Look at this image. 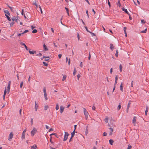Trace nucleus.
Wrapping results in <instances>:
<instances>
[{
    "label": "nucleus",
    "instance_id": "obj_46",
    "mask_svg": "<svg viewBox=\"0 0 149 149\" xmlns=\"http://www.w3.org/2000/svg\"><path fill=\"white\" fill-rule=\"evenodd\" d=\"M121 105L120 104H119L118 107V110H119L121 108Z\"/></svg>",
    "mask_w": 149,
    "mask_h": 149
},
{
    "label": "nucleus",
    "instance_id": "obj_38",
    "mask_svg": "<svg viewBox=\"0 0 149 149\" xmlns=\"http://www.w3.org/2000/svg\"><path fill=\"white\" fill-rule=\"evenodd\" d=\"M43 63L44 64V65L46 66H47V65H48V64L47 63H46V62H43Z\"/></svg>",
    "mask_w": 149,
    "mask_h": 149
},
{
    "label": "nucleus",
    "instance_id": "obj_59",
    "mask_svg": "<svg viewBox=\"0 0 149 149\" xmlns=\"http://www.w3.org/2000/svg\"><path fill=\"white\" fill-rule=\"evenodd\" d=\"M31 29L32 30H33V29L34 28H36L35 26H31Z\"/></svg>",
    "mask_w": 149,
    "mask_h": 149
},
{
    "label": "nucleus",
    "instance_id": "obj_29",
    "mask_svg": "<svg viewBox=\"0 0 149 149\" xmlns=\"http://www.w3.org/2000/svg\"><path fill=\"white\" fill-rule=\"evenodd\" d=\"M76 72H77L75 68L73 72V75H75V74H76Z\"/></svg>",
    "mask_w": 149,
    "mask_h": 149
},
{
    "label": "nucleus",
    "instance_id": "obj_48",
    "mask_svg": "<svg viewBox=\"0 0 149 149\" xmlns=\"http://www.w3.org/2000/svg\"><path fill=\"white\" fill-rule=\"evenodd\" d=\"M29 31L28 30H25L22 33V34H23L24 33H26Z\"/></svg>",
    "mask_w": 149,
    "mask_h": 149
},
{
    "label": "nucleus",
    "instance_id": "obj_12",
    "mask_svg": "<svg viewBox=\"0 0 149 149\" xmlns=\"http://www.w3.org/2000/svg\"><path fill=\"white\" fill-rule=\"evenodd\" d=\"M10 85H8V86H7V88L6 89L7 90V92H8V93H9L10 92Z\"/></svg>",
    "mask_w": 149,
    "mask_h": 149
},
{
    "label": "nucleus",
    "instance_id": "obj_13",
    "mask_svg": "<svg viewBox=\"0 0 149 149\" xmlns=\"http://www.w3.org/2000/svg\"><path fill=\"white\" fill-rule=\"evenodd\" d=\"M29 52L30 54H34L36 53V51H31L30 50H29Z\"/></svg>",
    "mask_w": 149,
    "mask_h": 149
},
{
    "label": "nucleus",
    "instance_id": "obj_10",
    "mask_svg": "<svg viewBox=\"0 0 149 149\" xmlns=\"http://www.w3.org/2000/svg\"><path fill=\"white\" fill-rule=\"evenodd\" d=\"M20 44L24 46V47H25V48L27 50H28V49L27 48L26 46L25 45V44L24 43H23L22 42L20 43Z\"/></svg>",
    "mask_w": 149,
    "mask_h": 149
},
{
    "label": "nucleus",
    "instance_id": "obj_32",
    "mask_svg": "<svg viewBox=\"0 0 149 149\" xmlns=\"http://www.w3.org/2000/svg\"><path fill=\"white\" fill-rule=\"evenodd\" d=\"M119 68L120 72H122V66L121 64L119 66Z\"/></svg>",
    "mask_w": 149,
    "mask_h": 149
},
{
    "label": "nucleus",
    "instance_id": "obj_64",
    "mask_svg": "<svg viewBox=\"0 0 149 149\" xmlns=\"http://www.w3.org/2000/svg\"><path fill=\"white\" fill-rule=\"evenodd\" d=\"M45 127H46V128L47 129H48L49 128V127L48 125H45Z\"/></svg>",
    "mask_w": 149,
    "mask_h": 149
},
{
    "label": "nucleus",
    "instance_id": "obj_3",
    "mask_svg": "<svg viewBox=\"0 0 149 149\" xmlns=\"http://www.w3.org/2000/svg\"><path fill=\"white\" fill-rule=\"evenodd\" d=\"M69 134L68 133L65 132L64 137L63 139V141H66L68 139Z\"/></svg>",
    "mask_w": 149,
    "mask_h": 149
},
{
    "label": "nucleus",
    "instance_id": "obj_44",
    "mask_svg": "<svg viewBox=\"0 0 149 149\" xmlns=\"http://www.w3.org/2000/svg\"><path fill=\"white\" fill-rule=\"evenodd\" d=\"M43 92L44 93H46V89L45 87H44L43 88Z\"/></svg>",
    "mask_w": 149,
    "mask_h": 149
},
{
    "label": "nucleus",
    "instance_id": "obj_5",
    "mask_svg": "<svg viewBox=\"0 0 149 149\" xmlns=\"http://www.w3.org/2000/svg\"><path fill=\"white\" fill-rule=\"evenodd\" d=\"M136 117L134 116L132 120V123L134 126H135L136 123Z\"/></svg>",
    "mask_w": 149,
    "mask_h": 149
},
{
    "label": "nucleus",
    "instance_id": "obj_53",
    "mask_svg": "<svg viewBox=\"0 0 149 149\" xmlns=\"http://www.w3.org/2000/svg\"><path fill=\"white\" fill-rule=\"evenodd\" d=\"M107 135V133L106 132H104L103 133V136H106Z\"/></svg>",
    "mask_w": 149,
    "mask_h": 149
},
{
    "label": "nucleus",
    "instance_id": "obj_36",
    "mask_svg": "<svg viewBox=\"0 0 149 149\" xmlns=\"http://www.w3.org/2000/svg\"><path fill=\"white\" fill-rule=\"evenodd\" d=\"M23 84V82H22V81L20 83V88H22Z\"/></svg>",
    "mask_w": 149,
    "mask_h": 149
},
{
    "label": "nucleus",
    "instance_id": "obj_26",
    "mask_svg": "<svg viewBox=\"0 0 149 149\" xmlns=\"http://www.w3.org/2000/svg\"><path fill=\"white\" fill-rule=\"evenodd\" d=\"M48 108H49V106L48 105H45V107H44V110H46L48 109Z\"/></svg>",
    "mask_w": 149,
    "mask_h": 149
},
{
    "label": "nucleus",
    "instance_id": "obj_7",
    "mask_svg": "<svg viewBox=\"0 0 149 149\" xmlns=\"http://www.w3.org/2000/svg\"><path fill=\"white\" fill-rule=\"evenodd\" d=\"M64 107H63L62 106H61L60 107V113H62L64 110Z\"/></svg>",
    "mask_w": 149,
    "mask_h": 149
},
{
    "label": "nucleus",
    "instance_id": "obj_39",
    "mask_svg": "<svg viewBox=\"0 0 149 149\" xmlns=\"http://www.w3.org/2000/svg\"><path fill=\"white\" fill-rule=\"evenodd\" d=\"M131 148L132 146L130 144H129L128 145V147L127 149H130Z\"/></svg>",
    "mask_w": 149,
    "mask_h": 149
},
{
    "label": "nucleus",
    "instance_id": "obj_55",
    "mask_svg": "<svg viewBox=\"0 0 149 149\" xmlns=\"http://www.w3.org/2000/svg\"><path fill=\"white\" fill-rule=\"evenodd\" d=\"M113 71L112 68H111L110 70V73L111 74H112Z\"/></svg>",
    "mask_w": 149,
    "mask_h": 149
},
{
    "label": "nucleus",
    "instance_id": "obj_37",
    "mask_svg": "<svg viewBox=\"0 0 149 149\" xmlns=\"http://www.w3.org/2000/svg\"><path fill=\"white\" fill-rule=\"evenodd\" d=\"M37 32V31L36 29H34V30L32 31V33H36Z\"/></svg>",
    "mask_w": 149,
    "mask_h": 149
},
{
    "label": "nucleus",
    "instance_id": "obj_56",
    "mask_svg": "<svg viewBox=\"0 0 149 149\" xmlns=\"http://www.w3.org/2000/svg\"><path fill=\"white\" fill-rule=\"evenodd\" d=\"M141 22L142 23H146V21L144 20H141Z\"/></svg>",
    "mask_w": 149,
    "mask_h": 149
},
{
    "label": "nucleus",
    "instance_id": "obj_25",
    "mask_svg": "<svg viewBox=\"0 0 149 149\" xmlns=\"http://www.w3.org/2000/svg\"><path fill=\"white\" fill-rule=\"evenodd\" d=\"M25 134L22 133V139H25Z\"/></svg>",
    "mask_w": 149,
    "mask_h": 149
},
{
    "label": "nucleus",
    "instance_id": "obj_2",
    "mask_svg": "<svg viewBox=\"0 0 149 149\" xmlns=\"http://www.w3.org/2000/svg\"><path fill=\"white\" fill-rule=\"evenodd\" d=\"M83 109L84 114L85 116V118L86 119H87L88 117V113L86 109L84 108Z\"/></svg>",
    "mask_w": 149,
    "mask_h": 149
},
{
    "label": "nucleus",
    "instance_id": "obj_11",
    "mask_svg": "<svg viewBox=\"0 0 149 149\" xmlns=\"http://www.w3.org/2000/svg\"><path fill=\"white\" fill-rule=\"evenodd\" d=\"M126 13H127L129 16L130 15V14L129 13L127 9L125 8H123L122 9Z\"/></svg>",
    "mask_w": 149,
    "mask_h": 149
},
{
    "label": "nucleus",
    "instance_id": "obj_8",
    "mask_svg": "<svg viewBox=\"0 0 149 149\" xmlns=\"http://www.w3.org/2000/svg\"><path fill=\"white\" fill-rule=\"evenodd\" d=\"M18 17H13L12 18V20L13 21H15L17 23V20H18Z\"/></svg>",
    "mask_w": 149,
    "mask_h": 149
},
{
    "label": "nucleus",
    "instance_id": "obj_31",
    "mask_svg": "<svg viewBox=\"0 0 149 149\" xmlns=\"http://www.w3.org/2000/svg\"><path fill=\"white\" fill-rule=\"evenodd\" d=\"M34 5L36 6V7H37V9L38 10L39 6H38L37 3L36 2H35L34 3Z\"/></svg>",
    "mask_w": 149,
    "mask_h": 149
},
{
    "label": "nucleus",
    "instance_id": "obj_1",
    "mask_svg": "<svg viewBox=\"0 0 149 149\" xmlns=\"http://www.w3.org/2000/svg\"><path fill=\"white\" fill-rule=\"evenodd\" d=\"M37 131V130L35 127H33L31 131V134L32 136H33Z\"/></svg>",
    "mask_w": 149,
    "mask_h": 149
},
{
    "label": "nucleus",
    "instance_id": "obj_22",
    "mask_svg": "<svg viewBox=\"0 0 149 149\" xmlns=\"http://www.w3.org/2000/svg\"><path fill=\"white\" fill-rule=\"evenodd\" d=\"M110 49L111 50H113V49H114V47H113V45L112 44H110Z\"/></svg>",
    "mask_w": 149,
    "mask_h": 149
},
{
    "label": "nucleus",
    "instance_id": "obj_19",
    "mask_svg": "<svg viewBox=\"0 0 149 149\" xmlns=\"http://www.w3.org/2000/svg\"><path fill=\"white\" fill-rule=\"evenodd\" d=\"M75 131V130H74L71 133V136L72 138L74 135Z\"/></svg>",
    "mask_w": 149,
    "mask_h": 149
},
{
    "label": "nucleus",
    "instance_id": "obj_51",
    "mask_svg": "<svg viewBox=\"0 0 149 149\" xmlns=\"http://www.w3.org/2000/svg\"><path fill=\"white\" fill-rule=\"evenodd\" d=\"M134 82L133 81H132L131 82V86L132 87H133V84Z\"/></svg>",
    "mask_w": 149,
    "mask_h": 149
},
{
    "label": "nucleus",
    "instance_id": "obj_28",
    "mask_svg": "<svg viewBox=\"0 0 149 149\" xmlns=\"http://www.w3.org/2000/svg\"><path fill=\"white\" fill-rule=\"evenodd\" d=\"M66 76L65 75H64L62 79V81H64L66 79Z\"/></svg>",
    "mask_w": 149,
    "mask_h": 149
},
{
    "label": "nucleus",
    "instance_id": "obj_40",
    "mask_svg": "<svg viewBox=\"0 0 149 149\" xmlns=\"http://www.w3.org/2000/svg\"><path fill=\"white\" fill-rule=\"evenodd\" d=\"M84 27H85V28L86 29V31L87 32H89V33H90V31H89L88 30V28H87V27L86 26H84Z\"/></svg>",
    "mask_w": 149,
    "mask_h": 149
},
{
    "label": "nucleus",
    "instance_id": "obj_27",
    "mask_svg": "<svg viewBox=\"0 0 149 149\" xmlns=\"http://www.w3.org/2000/svg\"><path fill=\"white\" fill-rule=\"evenodd\" d=\"M148 111V107H147L146 108V110L145 111V115L146 116H147V112Z\"/></svg>",
    "mask_w": 149,
    "mask_h": 149
},
{
    "label": "nucleus",
    "instance_id": "obj_35",
    "mask_svg": "<svg viewBox=\"0 0 149 149\" xmlns=\"http://www.w3.org/2000/svg\"><path fill=\"white\" fill-rule=\"evenodd\" d=\"M147 31V29L146 28L145 29V30L141 31V33H146Z\"/></svg>",
    "mask_w": 149,
    "mask_h": 149
},
{
    "label": "nucleus",
    "instance_id": "obj_34",
    "mask_svg": "<svg viewBox=\"0 0 149 149\" xmlns=\"http://www.w3.org/2000/svg\"><path fill=\"white\" fill-rule=\"evenodd\" d=\"M56 110H57L59 109V106L58 104H56Z\"/></svg>",
    "mask_w": 149,
    "mask_h": 149
},
{
    "label": "nucleus",
    "instance_id": "obj_24",
    "mask_svg": "<svg viewBox=\"0 0 149 149\" xmlns=\"http://www.w3.org/2000/svg\"><path fill=\"white\" fill-rule=\"evenodd\" d=\"M108 117L106 116L105 118L104 119V121L107 123L108 122Z\"/></svg>",
    "mask_w": 149,
    "mask_h": 149
},
{
    "label": "nucleus",
    "instance_id": "obj_16",
    "mask_svg": "<svg viewBox=\"0 0 149 149\" xmlns=\"http://www.w3.org/2000/svg\"><path fill=\"white\" fill-rule=\"evenodd\" d=\"M31 149H36L37 148V146L36 145H34L33 146H31Z\"/></svg>",
    "mask_w": 149,
    "mask_h": 149
},
{
    "label": "nucleus",
    "instance_id": "obj_4",
    "mask_svg": "<svg viewBox=\"0 0 149 149\" xmlns=\"http://www.w3.org/2000/svg\"><path fill=\"white\" fill-rule=\"evenodd\" d=\"M13 132H10V134H9V138L8 139V140L9 141H11L12 138H13Z\"/></svg>",
    "mask_w": 149,
    "mask_h": 149
},
{
    "label": "nucleus",
    "instance_id": "obj_45",
    "mask_svg": "<svg viewBox=\"0 0 149 149\" xmlns=\"http://www.w3.org/2000/svg\"><path fill=\"white\" fill-rule=\"evenodd\" d=\"M117 5H118V6H120V2L119 1H118L117 3Z\"/></svg>",
    "mask_w": 149,
    "mask_h": 149
},
{
    "label": "nucleus",
    "instance_id": "obj_14",
    "mask_svg": "<svg viewBox=\"0 0 149 149\" xmlns=\"http://www.w3.org/2000/svg\"><path fill=\"white\" fill-rule=\"evenodd\" d=\"M115 79V82L114 84V85H115V86H116L117 83V80L118 79V76H117L116 75V76Z\"/></svg>",
    "mask_w": 149,
    "mask_h": 149
},
{
    "label": "nucleus",
    "instance_id": "obj_50",
    "mask_svg": "<svg viewBox=\"0 0 149 149\" xmlns=\"http://www.w3.org/2000/svg\"><path fill=\"white\" fill-rule=\"evenodd\" d=\"M130 102H129L128 103V105H127V109H128L129 108V107H130Z\"/></svg>",
    "mask_w": 149,
    "mask_h": 149
},
{
    "label": "nucleus",
    "instance_id": "obj_17",
    "mask_svg": "<svg viewBox=\"0 0 149 149\" xmlns=\"http://www.w3.org/2000/svg\"><path fill=\"white\" fill-rule=\"evenodd\" d=\"M43 47L44 48V50L45 51H47L48 50V49L47 48L46 46L44 44L43 45Z\"/></svg>",
    "mask_w": 149,
    "mask_h": 149
},
{
    "label": "nucleus",
    "instance_id": "obj_23",
    "mask_svg": "<svg viewBox=\"0 0 149 149\" xmlns=\"http://www.w3.org/2000/svg\"><path fill=\"white\" fill-rule=\"evenodd\" d=\"M5 15L6 16V17L7 18V19H8V20H9V21H11V19H10V17H9V16L8 15L6 14H5Z\"/></svg>",
    "mask_w": 149,
    "mask_h": 149
},
{
    "label": "nucleus",
    "instance_id": "obj_47",
    "mask_svg": "<svg viewBox=\"0 0 149 149\" xmlns=\"http://www.w3.org/2000/svg\"><path fill=\"white\" fill-rule=\"evenodd\" d=\"M124 31L125 33H126V27H124Z\"/></svg>",
    "mask_w": 149,
    "mask_h": 149
},
{
    "label": "nucleus",
    "instance_id": "obj_6",
    "mask_svg": "<svg viewBox=\"0 0 149 149\" xmlns=\"http://www.w3.org/2000/svg\"><path fill=\"white\" fill-rule=\"evenodd\" d=\"M35 109L36 111H37V110L38 109V104L37 103L36 101H35Z\"/></svg>",
    "mask_w": 149,
    "mask_h": 149
},
{
    "label": "nucleus",
    "instance_id": "obj_63",
    "mask_svg": "<svg viewBox=\"0 0 149 149\" xmlns=\"http://www.w3.org/2000/svg\"><path fill=\"white\" fill-rule=\"evenodd\" d=\"M95 107L94 106H93L92 107V109L93 110H95Z\"/></svg>",
    "mask_w": 149,
    "mask_h": 149
},
{
    "label": "nucleus",
    "instance_id": "obj_41",
    "mask_svg": "<svg viewBox=\"0 0 149 149\" xmlns=\"http://www.w3.org/2000/svg\"><path fill=\"white\" fill-rule=\"evenodd\" d=\"M79 66L81 68L83 66V63L82 62H81L80 63Z\"/></svg>",
    "mask_w": 149,
    "mask_h": 149
},
{
    "label": "nucleus",
    "instance_id": "obj_61",
    "mask_svg": "<svg viewBox=\"0 0 149 149\" xmlns=\"http://www.w3.org/2000/svg\"><path fill=\"white\" fill-rule=\"evenodd\" d=\"M65 9L66 10L67 12H69V10H68V9L66 7H65Z\"/></svg>",
    "mask_w": 149,
    "mask_h": 149
},
{
    "label": "nucleus",
    "instance_id": "obj_33",
    "mask_svg": "<svg viewBox=\"0 0 149 149\" xmlns=\"http://www.w3.org/2000/svg\"><path fill=\"white\" fill-rule=\"evenodd\" d=\"M7 93H8V92H7V90L6 89V88H5V90L4 93L3 95L5 96Z\"/></svg>",
    "mask_w": 149,
    "mask_h": 149
},
{
    "label": "nucleus",
    "instance_id": "obj_42",
    "mask_svg": "<svg viewBox=\"0 0 149 149\" xmlns=\"http://www.w3.org/2000/svg\"><path fill=\"white\" fill-rule=\"evenodd\" d=\"M90 33L91 34V35L92 36H96L95 34L92 32H90Z\"/></svg>",
    "mask_w": 149,
    "mask_h": 149
},
{
    "label": "nucleus",
    "instance_id": "obj_30",
    "mask_svg": "<svg viewBox=\"0 0 149 149\" xmlns=\"http://www.w3.org/2000/svg\"><path fill=\"white\" fill-rule=\"evenodd\" d=\"M38 9H39L40 10L41 13L42 14L43 13H42V9L41 8L40 6L39 5V7H38Z\"/></svg>",
    "mask_w": 149,
    "mask_h": 149
},
{
    "label": "nucleus",
    "instance_id": "obj_15",
    "mask_svg": "<svg viewBox=\"0 0 149 149\" xmlns=\"http://www.w3.org/2000/svg\"><path fill=\"white\" fill-rule=\"evenodd\" d=\"M49 56L45 57V56H44L43 58H41V59L42 60L43 58H45V61H47L49 60Z\"/></svg>",
    "mask_w": 149,
    "mask_h": 149
},
{
    "label": "nucleus",
    "instance_id": "obj_57",
    "mask_svg": "<svg viewBox=\"0 0 149 149\" xmlns=\"http://www.w3.org/2000/svg\"><path fill=\"white\" fill-rule=\"evenodd\" d=\"M108 4L109 6L110 7V6H111V4H110V2H109V0H108Z\"/></svg>",
    "mask_w": 149,
    "mask_h": 149
},
{
    "label": "nucleus",
    "instance_id": "obj_9",
    "mask_svg": "<svg viewBox=\"0 0 149 149\" xmlns=\"http://www.w3.org/2000/svg\"><path fill=\"white\" fill-rule=\"evenodd\" d=\"M109 129H110V131L109 132V135H111L112 134V132L113 131V128H111V127H110Z\"/></svg>",
    "mask_w": 149,
    "mask_h": 149
},
{
    "label": "nucleus",
    "instance_id": "obj_54",
    "mask_svg": "<svg viewBox=\"0 0 149 149\" xmlns=\"http://www.w3.org/2000/svg\"><path fill=\"white\" fill-rule=\"evenodd\" d=\"M14 24V22H12V23H10V27L13 26V25Z\"/></svg>",
    "mask_w": 149,
    "mask_h": 149
},
{
    "label": "nucleus",
    "instance_id": "obj_18",
    "mask_svg": "<svg viewBox=\"0 0 149 149\" xmlns=\"http://www.w3.org/2000/svg\"><path fill=\"white\" fill-rule=\"evenodd\" d=\"M120 90L122 91V92H123V83H121L120 86Z\"/></svg>",
    "mask_w": 149,
    "mask_h": 149
},
{
    "label": "nucleus",
    "instance_id": "obj_20",
    "mask_svg": "<svg viewBox=\"0 0 149 149\" xmlns=\"http://www.w3.org/2000/svg\"><path fill=\"white\" fill-rule=\"evenodd\" d=\"M4 12L5 13V14H8V15H10V13L8 10H4Z\"/></svg>",
    "mask_w": 149,
    "mask_h": 149
},
{
    "label": "nucleus",
    "instance_id": "obj_62",
    "mask_svg": "<svg viewBox=\"0 0 149 149\" xmlns=\"http://www.w3.org/2000/svg\"><path fill=\"white\" fill-rule=\"evenodd\" d=\"M26 129H25L23 131L22 133H24V134H25V132H26Z\"/></svg>",
    "mask_w": 149,
    "mask_h": 149
},
{
    "label": "nucleus",
    "instance_id": "obj_52",
    "mask_svg": "<svg viewBox=\"0 0 149 149\" xmlns=\"http://www.w3.org/2000/svg\"><path fill=\"white\" fill-rule=\"evenodd\" d=\"M31 125H33V119L32 118L31 119Z\"/></svg>",
    "mask_w": 149,
    "mask_h": 149
},
{
    "label": "nucleus",
    "instance_id": "obj_43",
    "mask_svg": "<svg viewBox=\"0 0 149 149\" xmlns=\"http://www.w3.org/2000/svg\"><path fill=\"white\" fill-rule=\"evenodd\" d=\"M115 56H116V57H117L118 56V50H117L116 51V54H115Z\"/></svg>",
    "mask_w": 149,
    "mask_h": 149
},
{
    "label": "nucleus",
    "instance_id": "obj_58",
    "mask_svg": "<svg viewBox=\"0 0 149 149\" xmlns=\"http://www.w3.org/2000/svg\"><path fill=\"white\" fill-rule=\"evenodd\" d=\"M61 56L62 55L61 54H59L58 55V57L59 58H61Z\"/></svg>",
    "mask_w": 149,
    "mask_h": 149
},
{
    "label": "nucleus",
    "instance_id": "obj_49",
    "mask_svg": "<svg viewBox=\"0 0 149 149\" xmlns=\"http://www.w3.org/2000/svg\"><path fill=\"white\" fill-rule=\"evenodd\" d=\"M80 76H81L79 74H78L77 75V77L78 78V80H79V79L80 77Z\"/></svg>",
    "mask_w": 149,
    "mask_h": 149
},
{
    "label": "nucleus",
    "instance_id": "obj_60",
    "mask_svg": "<svg viewBox=\"0 0 149 149\" xmlns=\"http://www.w3.org/2000/svg\"><path fill=\"white\" fill-rule=\"evenodd\" d=\"M54 130V129H52V128H50L49 130V132H50L51 131H52Z\"/></svg>",
    "mask_w": 149,
    "mask_h": 149
},
{
    "label": "nucleus",
    "instance_id": "obj_21",
    "mask_svg": "<svg viewBox=\"0 0 149 149\" xmlns=\"http://www.w3.org/2000/svg\"><path fill=\"white\" fill-rule=\"evenodd\" d=\"M109 142L110 144L112 145H113V141L112 139H110L109 140Z\"/></svg>",
    "mask_w": 149,
    "mask_h": 149
}]
</instances>
